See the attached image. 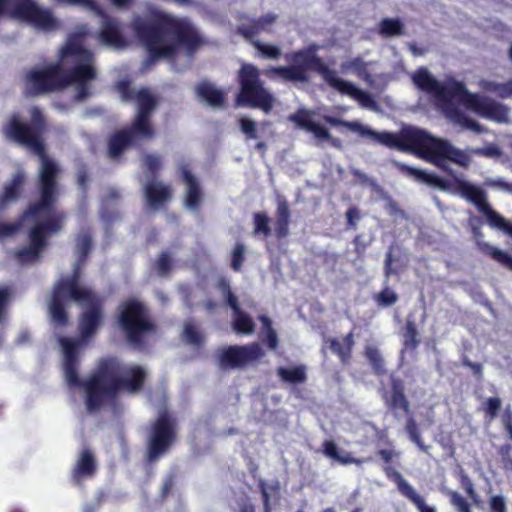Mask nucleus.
Masks as SVG:
<instances>
[{
    "label": "nucleus",
    "mask_w": 512,
    "mask_h": 512,
    "mask_svg": "<svg viewBox=\"0 0 512 512\" xmlns=\"http://www.w3.org/2000/svg\"><path fill=\"white\" fill-rule=\"evenodd\" d=\"M29 113V123L13 115L3 127L7 139L29 148L40 160L36 179L39 199L28 205L22 213V219L36 221L42 215L46 217L30 228L29 245L16 251V258L21 264L35 262L40 257L48 245L47 238L62 230L67 216L64 211L54 208L60 195L61 168L46 152L43 138L46 118L38 106H33Z\"/></svg>",
    "instance_id": "f257e3e1"
},
{
    "label": "nucleus",
    "mask_w": 512,
    "mask_h": 512,
    "mask_svg": "<svg viewBox=\"0 0 512 512\" xmlns=\"http://www.w3.org/2000/svg\"><path fill=\"white\" fill-rule=\"evenodd\" d=\"M64 373L70 387L84 389L86 407L91 412L114 402L120 392H140L147 378V372L141 365L126 364L116 356L99 359L85 380L79 377L78 363H64Z\"/></svg>",
    "instance_id": "f03ea898"
},
{
    "label": "nucleus",
    "mask_w": 512,
    "mask_h": 512,
    "mask_svg": "<svg viewBox=\"0 0 512 512\" xmlns=\"http://www.w3.org/2000/svg\"><path fill=\"white\" fill-rule=\"evenodd\" d=\"M132 27L152 60H175L180 51L193 56L207 43L189 18L159 9L137 16Z\"/></svg>",
    "instance_id": "7ed1b4c3"
},
{
    "label": "nucleus",
    "mask_w": 512,
    "mask_h": 512,
    "mask_svg": "<svg viewBox=\"0 0 512 512\" xmlns=\"http://www.w3.org/2000/svg\"><path fill=\"white\" fill-rule=\"evenodd\" d=\"M324 121L332 126L345 127L387 148L417 153L442 169H445L447 160L465 165L466 156L461 150L455 148L446 140L431 136L425 130L405 127L396 133L378 132L360 122L346 121L333 116H325Z\"/></svg>",
    "instance_id": "20e7f679"
},
{
    "label": "nucleus",
    "mask_w": 512,
    "mask_h": 512,
    "mask_svg": "<svg viewBox=\"0 0 512 512\" xmlns=\"http://www.w3.org/2000/svg\"><path fill=\"white\" fill-rule=\"evenodd\" d=\"M86 261H75L72 273L60 278L53 286L49 300V312L52 321L59 326H66L69 321L66 311L68 302L83 306L79 316V333L82 340L93 337L103 321V298L89 287L81 286L82 268Z\"/></svg>",
    "instance_id": "39448f33"
},
{
    "label": "nucleus",
    "mask_w": 512,
    "mask_h": 512,
    "mask_svg": "<svg viewBox=\"0 0 512 512\" xmlns=\"http://www.w3.org/2000/svg\"><path fill=\"white\" fill-rule=\"evenodd\" d=\"M318 49V45L313 43L306 48L293 51L285 57L290 65L270 66L263 73L270 79L277 77L284 82L306 83L309 81V71H315L323 77L330 87L358 101L362 107L375 108L376 101L373 96L351 82L338 77L336 72L330 69L323 59L317 55Z\"/></svg>",
    "instance_id": "423d86ee"
},
{
    "label": "nucleus",
    "mask_w": 512,
    "mask_h": 512,
    "mask_svg": "<svg viewBox=\"0 0 512 512\" xmlns=\"http://www.w3.org/2000/svg\"><path fill=\"white\" fill-rule=\"evenodd\" d=\"M114 89L122 102L136 103V112L128 127L110 135L107 148L111 159L119 158L127 148L136 146L141 141H150L155 138L156 130L152 116L159 104L158 96L150 88L141 87L136 90L128 79L117 81Z\"/></svg>",
    "instance_id": "0eeeda50"
},
{
    "label": "nucleus",
    "mask_w": 512,
    "mask_h": 512,
    "mask_svg": "<svg viewBox=\"0 0 512 512\" xmlns=\"http://www.w3.org/2000/svg\"><path fill=\"white\" fill-rule=\"evenodd\" d=\"M88 71L78 67L64 69L61 63H53L43 68H33L25 75V90L28 96L36 97L58 92L71 85L78 89V81L86 78Z\"/></svg>",
    "instance_id": "6e6552de"
},
{
    "label": "nucleus",
    "mask_w": 512,
    "mask_h": 512,
    "mask_svg": "<svg viewBox=\"0 0 512 512\" xmlns=\"http://www.w3.org/2000/svg\"><path fill=\"white\" fill-rule=\"evenodd\" d=\"M117 324L126 341L137 348L145 344L147 335L154 334L157 330L149 309L138 299H127L119 304Z\"/></svg>",
    "instance_id": "1a4fd4ad"
},
{
    "label": "nucleus",
    "mask_w": 512,
    "mask_h": 512,
    "mask_svg": "<svg viewBox=\"0 0 512 512\" xmlns=\"http://www.w3.org/2000/svg\"><path fill=\"white\" fill-rule=\"evenodd\" d=\"M236 81L238 83L236 106L258 108L266 114L271 112L275 99L265 87L261 79V71L257 66L242 63L237 72Z\"/></svg>",
    "instance_id": "9d476101"
},
{
    "label": "nucleus",
    "mask_w": 512,
    "mask_h": 512,
    "mask_svg": "<svg viewBox=\"0 0 512 512\" xmlns=\"http://www.w3.org/2000/svg\"><path fill=\"white\" fill-rule=\"evenodd\" d=\"M401 170L407 175L414 177V179L419 182L439 188L443 191H453L459 194L461 197L473 203L479 212L486 216V219L495 211L488 204L485 191L468 181L458 177H454L452 180H446L436 174L428 173L407 165H403Z\"/></svg>",
    "instance_id": "9b49d317"
},
{
    "label": "nucleus",
    "mask_w": 512,
    "mask_h": 512,
    "mask_svg": "<svg viewBox=\"0 0 512 512\" xmlns=\"http://www.w3.org/2000/svg\"><path fill=\"white\" fill-rule=\"evenodd\" d=\"M0 16L27 23L44 32L56 31L61 25L53 11L36 0H0Z\"/></svg>",
    "instance_id": "f8f14e48"
},
{
    "label": "nucleus",
    "mask_w": 512,
    "mask_h": 512,
    "mask_svg": "<svg viewBox=\"0 0 512 512\" xmlns=\"http://www.w3.org/2000/svg\"><path fill=\"white\" fill-rule=\"evenodd\" d=\"M178 438V420L166 408L161 409L156 418L150 423L147 439L145 459L148 463H155L169 452Z\"/></svg>",
    "instance_id": "ddd939ff"
},
{
    "label": "nucleus",
    "mask_w": 512,
    "mask_h": 512,
    "mask_svg": "<svg viewBox=\"0 0 512 512\" xmlns=\"http://www.w3.org/2000/svg\"><path fill=\"white\" fill-rule=\"evenodd\" d=\"M59 59L58 63H61L62 67L71 64L72 66L69 69L81 67L88 71V76L78 81L77 93L74 96L76 102L87 100L93 94L91 82L97 78V71L93 64V54L83 46L79 35L69 37L61 49Z\"/></svg>",
    "instance_id": "4468645a"
},
{
    "label": "nucleus",
    "mask_w": 512,
    "mask_h": 512,
    "mask_svg": "<svg viewBox=\"0 0 512 512\" xmlns=\"http://www.w3.org/2000/svg\"><path fill=\"white\" fill-rule=\"evenodd\" d=\"M413 84L421 91L431 94L443 104H450L453 99H459L464 91V83L455 79L440 83L425 67H420L412 75Z\"/></svg>",
    "instance_id": "2eb2a0df"
},
{
    "label": "nucleus",
    "mask_w": 512,
    "mask_h": 512,
    "mask_svg": "<svg viewBox=\"0 0 512 512\" xmlns=\"http://www.w3.org/2000/svg\"><path fill=\"white\" fill-rule=\"evenodd\" d=\"M264 351L259 343L230 345L219 348L216 352L218 367L223 371L242 369L261 359Z\"/></svg>",
    "instance_id": "dca6fc26"
},
{
    "label": "nucleus",
    "mask_w": 512,
    "mask_h": 512,
    "mask_svg": "<svg viewBox=\"0 0 512 512\" xmlns=\"http://www.w3.org/2000/svg\"><path fill=\"white\" fill-rule=\"evenodd\" d=\"M467 109H470L478 115L493 120L497 123H507L509 121V109L507 106L498 103L488 97L471 93L464 85V91L459 99Z\"/></svg>",
    "instance_id": "f3484780"
},
{
    "label": "nucleus",
    "mask_w": 512,
    "mask_h": 512,
    "mask_svg": "<svg viewBox=\"0 0 512 512\" xmlns=\"http://www.w3.org/2000/svg\"><path fill=\"white\" fill-rule=\"evenodd\" d=\"M226 304L233 310V329L238 334L249 335L255 330L253 319L241 310L238 297L231 290L230 282L226 278H220L216 284Z\"/></svg>",
    "instance_id": "a211bd4d"
},
{
    "label": "nucleus",
    "mask_w": 512,
    "mask_h": 512,
    "mask_svg": "<svg viewBox=\"0 0 512 512\" xmlns=\"http://www.w3.org/2000/svg\"><path fill=\"white\" fill-rule=\"evenodd\" d=\"M312 116L313 113L310 110L301 108L298 109L295 113L291 114L289 116V120L293 122L297 127L304 129L307 132H311L316 139L327 141L333 147L340 148L341 141L338 138L333 137L326 127L313 121Z\"/></svg>",
    "instance_id": "6ab92c4d"
},
{
    "label": "nucleus",
    "mask_w": 512,
    "mask_h": 512,
    "mask_svg": "<svg viewBox=\"0 0 512 512\" xmlns=\"http://www.w3.org/2000/svg\"><path fill=\"white\" fill-rule=\"evenodd\" d=\"M383 471L386 477L397 485L399 492L411 503H413L419 512H436V509L434 507L428 506L425 503L424 498L419 495L416 490L403 478L401 473L396 471L392 466H385Z\"/></svg>",
    "instance_id": "aec40b11"
},
{
    "label": "nucleus",
    "mask_w": 512,
    "mask_h": 512,
    "mask_svg": "<svg viewBox=\"0 0 512 512\" xmlns=\"http://www.w3.org/2000/svg\"><path fill=\"white\" fill-rule=\"evenodd\" d=\"M383 399L387 408L393 411L395 416L398 410L405 414L410 413V403L405 395V384L402 379L393 375L390 377V391L389 394L383 395Z\"/></svg>",
    "instance_id": "412c9836"
},
{
    "label": "nucleus",
    "mask_w": 512,
    "mask_h": 512,
    "mask_svg": "<svg viewBox=\"0 0 512 512\" xmlns=\"http://www.w3.org/2000/svg\"><path fill=\"white\" fill-rule=\"evenodd\" d=\"M98 469L97 461L93 451L84 448L78 455V458L71 471V480L75 485H81L84 479L95 476Z\"/></svg>",
    "instance_id": "4be33fe9"
},
{
    "label": "nucleus",
    "mask_w": 512,
    "mask_h": 512,
    "mask_svg": "<svg viewBox=\"0 0 512 512\" xmlns=\"http://www.w3.org/2000/svg\"><path fill=\"white\" fill-rule=\"evenodd\" d=\"M173 189L161 181L152 180L144 186L147 205L152 210H159L172 199Z\"/></svg>",
    "instance_id": "5701e85b"
},
{
    "label": "nucleus",
    "mask_w": 512,
    "mask_h": 512,
    "mask_svg": "<svg viewBox=\"0 0 512 512\" xmlns=\"http://www.w3.org/2000/svg\"><path fill=\"white\" fill-rule=\"evenodd\" d=\"M276 15L268 13L259 18L250 19L247 23L237 27V34L252 44L258 41L256 37L262 32H270V27L276 21Z\"/></svg>",
    "instance_id": "b1692460"
},
{
    "label": "nucleus",
    "mask_w": 512,
    "mask_h": 512,
    "mask_svg": "<svg viewBox=\"0 0 512 512\" xmlns=\"http://www.w3.org/2000/svg\"><path fill=\"white\" fill-rule=\"evenodd\" d=\"M180 171L182 181L186 184L185 206L188 209L197 211L203 198L200 183L187 166H182Z\"/></svg>",
    "instance_id": "393cba45"
},
{
    "label": "nucleus",
    "mask_w": 512,
    "mask_h": 512,
    "mask_svg": "<svg viewBox=\"0 0 512 512\" xmlns=\"http://www.w3.org/2000/svg\"><path fill=\"white\" fill-rule=\"evenodd\" d=\"M25 183V175L23 172H16L11 180H9L3 187L0 194V211L7 208V206L19 199L23 186Z\"/></svg>",
    "instance_id": "a878e982"
},
{
    "label": "nucleus",
    "mask_w": 512,
    "mask_h": 512,
    "mask_svg": "<svg viewBox=\"0 0 512 512\" xmlns=\"http://www.w3.org/2000/svg\"><path fill=\"white\" fill-rule=\"evenodd\" d=\"M100 38L103 43L114 47H122L125 44L119 22L108 15L103 16Z\"/></svg>",
    "instance_id": "bb28decb"
},
{
    "label": "nucleus",
    "mask_w": 512,
    "mask_h": 512,
    "mask_svg": "<svg viewBox=\"0 0 512 512\" xmlns=\"http://www.w3.org/2000/svg\"><path fill=\"white\" fill-rule=\"evenodd\" d=\"M195 92L199 99L211 107H222L225 104V92L208 81L200 82Z\"/></svg>",
    "instance_id": "cd10ccee"
},
{
    "label": "nucleus",
    "mask_w": 512,
    "mask_h": 512,
    "mask_svg": "<svg viewBox=\"0 0 512 512\" xmlns=\"http://www.w3.org/2000/svg\"><path fill=\"white\" fill-rule=\"evenodd\" d=\"M355 346L353 330L347 333L342 340L331 338L329 340L330 350L339 358L344 365L349 364L352 358V352Z\"/></svg>",
    "instance_id": "c85d7f7f"
},
{
    "label": "nucleus",
    "mask_w": 512,
    "mask_h": 512,
    "mask_svg": "<svg viewBox=\"0 0 512 512\" xmlns=\"http://www.w3.org/2000/svg\"><path fill=\"white\" fill-rule=\"evenodd\" d=\"M402 348L400 350V358L404 359L406 352H415L420 345V338L417 325L414 320L409 317L401 331Z\"/></svg>",
    "instance_id": "c756f323"
},
{
    "label": "nucleus",
    "mask_w": 512,
    "mask_h": 512,
    "mask_svg": "<svg viewBox=\"0 0 512 512\" xmlns=\"http://www.w3.org/2000/svg\"><path fill=\"white\" fill-rule=\"evenodd\" d=\"M290 209L287 200L279 197L276 207L275 235L278 239L286 238L289 234Z\"/></svg>",
    "instance_id": "7c9ffc66"
},
{
    "label": "nucleus",
    "mask_w": 512,
    "mask_h": 512,
    "mask_svg": "<svg viewBox=\"0 0 512 512\" xmlns=\"http://www.w3.org/2000/svg\"><path fill=\"white\" fill-rule=\"evenodd\" d=\"M323 454L342 465L356 464L360 466L364 459L354 458L349 452L340 451L333 440H325L322 444Z\"/></svg>",
    "instance_id": "2f4dec72"
},
{
    "label": "nucleus",
    "mask_w": 512,
    "mask_h": 512,
    "mask_svg": "<svg viewBox=\"0 0 512 512\" xmlns=\"http://www.w3.org/2000/svg\"><path fill=\"white\" fill-rule=\"evenodd\" d=\"M276 373L279 379L284 383L303 384L307 381V372L304 365L278 367Z\"/></svg>",
    "instance_id": "473e14b6"
},
{
    "label": "nucleus",
    "mask_w": 512,
    "mask_h": 512,
    "mask_svg": "<svg viewBox=\"0 0 512 512\" xmlns=\"http://www.w3.org/2000/svg\"><path fill=\"white\" fill-rule=\"evenodd\" d=\"M446 114L450 120L461 125L462 127L469 129L475 133H482L484 128L474 119L468 117L463 111L455 106L448 107Z\"/></svg>",
    "instance_id": "72a5a7b5"
},
{
    "label": "nucleus",
    "mask_w": 512,
    "mask_h": 512,
    "mask_svg": "<svg viewBox=\"0 0 512 512\" xmlns=\"http://www.w3.org/2000/svg\"><path fill=\"white\" fill-rule=\"evenodd\" d=\"M370 64L371 62H366L358 56L342 63L341 68L343 71L354 72L360 79L366 83L372 84L374 79L373 76L368 72V66Z\"/></svg>",
    "instance_id": "f704fd0d"
},
{
    "label": "nucleus",
    "mask_w": 512,
    "mask_h": 512,
    "mask_svg": "<svg viewBox=\"0 0 512 512\" xmlns=\"http://www.w3.org/2000/svg\"><path fill=\"white\" fill-rule=\"evenodd\" d=\"M364 356L371 366L372 372L376 376H384L387 373L385 360L376 346H366Z\"/></svg>",
    "instance_id": "c9c22d12"
},
{
    "label": "nucleus",
    "mask_w": 512,
    "mask_h": 512,
    "mask_svg": "<svg viewBox=\"0 0 512 512\" xmlns=\"http://www.w3.org/2000/svg\"><path fill=\"white\" fill-rule=\"evenodd\" d=\"M478 245H479V248L482 251V253L490 256L497 263H499L503 267L507 268L508 270L512 271V256L511 255H509L507 252L502 251L486 242H481Z\"/></svg>",
    "instance_id": "e433bc0d"
},
{
    "label": "nucleus",
    "mask_w": 512,
    "mask_h": 512,
    "mask_svg": "<svg viewBox=\"0 0 512 512\" xmlns=\"http://www.w3.org/2000/svg\"><path fill=\"white\" fill-rule=\"evenodd\" d=\"M405 431L409 439L424 453H429V446L423 442L421 431L413 416H409L405 423Z\"/></svg>",
    "instance_id": "4c0bfd02"
},
{
    "label": "nucleus",
    "mask_w": 512,
    "mask_h": 512,
    "mask_svg": "<svg viewBox=\"0 0 512 512\" xmlns=\"http://www.w3.org/2000/svg\"><path fill=\"white\" fill-rule=\"evenodd\" d=\"M77 260L87 261L92 250V235L89 230L81 231L76 238Z\"/></svg>",
    "instance_id": "58836bf2"
},
{
    "label": "nucleus",
    "mask_w": 512,
    "mask_h": 512,
    "mask_svg": "<svg viewBox=\"0 0 512 512\" xmlns=\"http://www.w3.org/2000/svg\"><path fill=\"white\" fill-rule=\"evenodd\" d=\"M482 87L485 91L493 93L499 98L506 99L512 97V80H508L505 83L486 81Z\"/></svg>",
    "instance_id": "ea45409f"
},
{
    "label": "nucleus",
    "mask_w": 512,
    "mask_h": 512,
    "mask_svg": "<svg viewBox=\"0 0 512 512\" xmlns=\"http://www.w3.org/2000/svg\"><path fill=\"white\" fill-rule=\"evenodd\" d=\"M60 344L63 348L64 363H78L79 342L71 338L62 337Z\"/></svg>",
    "instance_id": "a19ab883"
},
{
    "label": "nucleus",
    "mask_w": 512,
    "mask_h": 512,
    "mask_svg": "<svg viewBox=\"0 0 512 512\" xmlns=\"http://www.w3.org/2000/svg\"><path fill=\"white\" fill-rule=\"evenodd\" d=\"M259 320L263 325V330H265V342L271 350H275L278 347L279 340L276 331L272 327V322L270 318L266 315L259 316Z\"/></svg>",
    "instance_id": "79ce46f5"
},
{
    "label": "nucleus",
    "mask_w": 512,
    "mask_h": 512,
    "mask_svg": "<svg viewBox=\"0 0 512 512\" xmlns=\"http://www.w3.org/2000/svg\"><path fill=\"white\" fill-rule=\"evenodd\" d=\"M380 33L385 37L401 35L403 25L398 19L385 18L380 22Z\"/></svg>",
    "instance_id": "37998d69"
},
{
    "label": "nucleus",
    "mask_w": 512,
    "mask_h": 512,
    "mask_svg": "<svg viewBox=\"0 0 512 512\" xmlns=\"http://www.w3.org/2000/svg\"><path fill=\"white\" fill-rule=\"evenodd\" d=\"M254 231L255 235H263L265 237L271 234V228L269 226L270 219L265 212H256L253 215Z\"/></svg>",
    "instance_id": "c03bdc74"
},
{
    "label": "nucleus",
    "mask_w": 512,
    "mask_h": 512,
    "mask_svg": "<svg viewBox=\"0 0 512 512\" xmlns=\"http://www.w3.org/2000/svg\"><path fill=\"white\" fill-rule=\"evenodd\" d=\"M252 45L257 49L262 58L276 60L282 55L281 49L275 45L266 44L261 41H252Z\"/></svg>",
    "instance_id": "a18cd8bd"
},
{
    "label": "nucleus",
    "mask_w": 512,
    "mask_h": 512,
    "mask_svg": "<svg viewBox=\"0 0 512 512\" xmlns=\"http://www.w3.org/2000/svg\"><path fill=\"white\" fill-rule=\"evenodd\" d=\"M397 293L390 287H384L374 296V300L379 307H389L398 301Z\"/></svg>",
    "instance_id": "49530a36"
},
{
    "label": "nucleus",
    "mask_w": 512,
    "mask_h": 512,
    "mask_svg": "<svg viewBox=\"0 0 512 512\" xmlns=\"http://www.w3.org/2000/svg\"><path fill=\"white\" fill-rule=\"evenodd\" d=\"M487 221L491 227L503 231L512 238V222L505 219L498 212L494 211L491 213Z\"/></svg>",
    "instance_id": "de8ad7c7"
},
{
    "label": "nucleus",
    "mask_w": 512,
    "mask_h": 512,
    "mask_svg": "<svg viewBox=\"0 0 512 512\" xmlns=\"http://www.w3.org/2000/svg\"><path fill=\"white\" fill-rule=\"evenodd\" d=\"M245 261V246L242 243H236L231 253V269L235 272L241 271Z\"/></svg>",
    "instance_id": "09e8293b"
},
{
    "label": "nucleus",
    "mask_w": 512,
    "mask_h": 512,
    "mask_svg": "<svg viewBox=\"0 0 512 512\" xmlns=\"http://www.w3.org/2000/svg\"><path fill=\"white\" fill-rule=\"evenodd\" d=\"M447 496L449 497L450 504L457 512H471L470 504L457 491L449 490Z\"/></svg>",
    "instance_id": "8fccbe9b"
},
{
    "label": "nucleus",
    "mask_w": 512,
    "mask_h": 512,
    "mask_svg": "<svg viewBox=\"0 0 512 512\" xmlns=\"http://www.w3.org/2000/svg\"><path fill=\"white\" fill-rule=\"evenodd\" d=\"M13 296V290L9 286L0 288V323L6 319L7 309Z\"/></svg>",
    "instance_id": "3c124183"
},
{
    "label": "nucleus",
    "mask_w": 512,
    "mask_h": 512,
    "mask_svg": "<svg viewBox=\"0 0 512 512\" xmlns=\"http://www.w3.org/2000/svg\"><path fill=\"white\" fill-rule=\"evenodd\" d=\"M158 275L166 276L172 269V260L168 252H162L155 264Z\"/></svg>",
    "instance_id": "603ef678"
},
{
    "label": "nucleus",
    "mask_w": 512,
    "mask_h": 512,
    "mask_svg": "<svg viewBox=\"0 0 512 512\" xmlns=\"http://www.w3.org/2000/svg\"><path fill=\"white\" fill-rule=\"evenodd\" d=\"M502 401L499 397H490L484 403V412L490 419L498 416Z\"/></svg>",
    "instance_id": "864d4df0"
},
{
    "label": "nucleus",
    "mask_w": 512,
    "mask_h": 512,
    "mask_svg": "<svg viewBox=\"0 0 512 512\" xmlns=\"http://www.w3.org/2000/svg\"><path fill=\"white\" fill-rule=\"evenodd\" d=\"M239 125L240 130L248 139H256L258 137L257 126L253 120L247 117H241L239 119Z\"/></svg>",
    "instance_id": "5fc2aeb1"
},
{
    "label": "nucleus",
    "mask_w": 512,
    "mask_h": 512,
    "mask_svg": "<svg viewBox=\"0 0 512 512\" xmlns=\"http://www.w3.org/2000/svg\"><path fill=\"white\" fill-rule=\"evenodd\" d=\"M184 337L189 344L199 346L203 342L201 333L193 324H186L184 327Z\"/></svg>",
    "instance_id": "6e6d98bb"
},
{
    "label": "nucleus",
    "mask_w": 512,
    "mask_h": 512,
    "mask_svg": "<svg viewBox=\"0 0 512 512\" xmlns=\"http://www.w3.org/2000/svg\"><path fill=\"white\" fill-rule=\"evenodd\" d=\"M23 221L21 216L20 220L14 223L0 222V239L10 237L17 233L21 229Z\"/></svg>",
    "instance_id": "4d7b16f0"
},
{
    "label": "nucleus",
    "mask_w": 512,
    "mask_h": 512,
    "mask_svg": "<svg viewBox=\"0 0 512 512\" xmlns=\"http://www.w3.org/2000/svg\"><path fill=\"white\" fill-rule=\"evenodd\" d=\"M498 453L501 456L504 469L512 471V445L500 446Z\"/></svg>",
    "instance_id": "13d9d810"
},
{
    "label": "nucleus",
    "mask_w": 512,
    "mask_h": 512,
    "mask_svg": "<svg viewBox=\"0 0 512 512\" xmlns=\"http://www.w3.org/2000/svg\"><path fill=\"white\" fill-rule=\"evenodd\" d=\"M490 512H507L505 498L501 495H494L489 499Z\"/></svg>",
    "instance_id": "bf43d9fd"
},
{
    "label": "nucleus",
    "mask_w": 512,
    "mask_h": 512,
    "mask_svg": "<svg viewBox=\"0 0 512 512\" xmlns=\"http://www.w3.org/2000/svg\"><path fill=\"white\" fill-rule=\"evenodd\" d=\"M461 364L464 367H468L472 370L473 375L478 379H482L483 377V367L482 364L478 362H472L467 356H463L461 359Z\"/></svg>",
    "instance_id": "052dcab7"
},
{
    "label": "nucleus",
    "mask_w": 512,
    "mask_h": 512,
    "mask_svg": "<svg viewBox=\"0 0 512 512\" xmlns=\"http://www.w3.org/2000/svg\"><path fill=\"white\" fill-rule=\"evenodd\" d=\"M347 220V227L356 229L357 221L361 218L360 211L356 206H351L345 213Z\"/></svg>",
    "instance_id": "680f3d73"
},
{
    "label": "nucleus",
    "mask_w": 512,
    "mask_h": 512,
    "mask_svg": "<svg viewBox=\"0 0 512 512\" xmlns=\"http://www.w3.org/2000/svg\"><path fill=\"white\" fill-rule=\"evenodd\" d=\"M144 163L146 168L153 174L156 173L161 166L160 159L154 155H146L144 158Z\"/></svg>",
    "instance_id": "e2e57ef3"
},
{
    "label": "nucleus",
    "mask_w": 512,
    "mask_h": 512,
    "mask_svg": "<svg viewBox=\"0 0 512 512\" xmlns=\"http://www.w3.org/2000/svg\"><path fill=\"white\" fill-rule=\"evenodd\" d=\"M60 4H66L71 6H84L87 8H95L96 2L94 0H56Z\"/></svg>",
    "instance_id": "0e129e2a"
},
{
    "label": "nucleus",
    "mask_w": 512,
    "mask_h": 512,
    "mask_svg": "<svg viewBox=\"0 0 512 512\" xmlns=\"http://www.w3.org/2000/svg\"><path fill=\"white\" fill-rule=\"evenodd\" d=\"M175 484L174 476L169 475L163 481L162 489H161V498L164 500L168 497L171 490L173 489Z\"/></svg>",
    "instance_id": "69168bd1"
},
{
    "label": "nucleus",
    "mask_w": 512,
    "mask_h": 512,
    "mask_svg": "<svg viewBox=\"0 0 512 512\" xmlns=\"http://www.w3.org/2000/svg\"><path fill=\"white\" fill-rule=\"evenodd\" d=\"M77 184L83 191L87 190L88 172L84 167L77 172Z\"/></svg>",
    "instance_id": "338daca9"
},
{
    "label": "nucleus",
    "mask_w": 512,
    "mask_h": 512,
    "mask_svg": "<svg viewBox=\"0 0 512 512\" xmlns=\"http://www.w3.org/2000/svg\"><path fill=\"white\" fill-rule=\"evenodd\" d=\"M462 486L468 496H473V497L476 496V491H475L474 485H473L472 481L466 475L462 477Z\"/></svg>",
    "instance_id": "774afa93"
}]
</instances>
